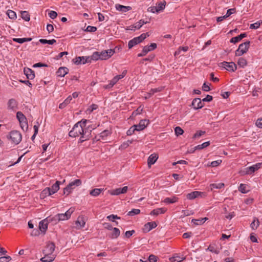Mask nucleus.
I'll return each mask as SVG.
<instances>
[{
  "label": "nucleus",
  "mask_w": 262,
  "mask_h": 262,
  "mask_svg": "<svg viewBox=\"0 0 262 262\" xmlns=\"http://www.w3.org/2000/svg\"><path fill=\"white\" fill-rule=\"evenodd\" d=\"M147 36H149L148 33H143L140 36L136 37L129 40L128 44L129 49L132 48L135 45L140 43L144 40Z\"/></svg>",
  "instance_id": "obj_5"
},
{
  "label": "nucleus",
  "mask_w": 262,
  "mask_h": 262,
  "mask_svg": "<svg viewBox=\"0 0 262 262\" xmlns=\"http://www.w3.org/2000/svg\"><path fill=\"white\" fill-rule=\"evenodd\" d=\"M107 218L111 221L114 222V219H120V217L118 216L117 215L111 214L107 216Z\"/></svg>",
  "instance_id": "obj_61"
},
{
  "label": "nucleus",
  "mask_w": 262,
  "mask_h": 262,
  "mask_svg": "<svg viewBox=\"0 0 262 262\" xmlns=\"http://www.w3.org/2000/svg\"><path fill=\"white\" fill-rule=\"evenodd\" d=\"M157 225L155 222H148L144 225V231L145 232H148L151 229L155 228L157 227Z\"/></svg>",
  "instance_id": "obj_16"
},
{
  "label": "nucleus",
  "mask_w": 262,
  "mask_h": 262,
  "mask_svg": "<svg viewBox=\"0 0 262 262\" xmlns=\"http://www.w3.org/2000/svg\"><path fill=\"white\" fill-rule=\"evenodd\" d=\"M259 225V222L257 219H255L251 223L250 226L253 230H255Z\"/></svg>",
  "instance_id": "obj_40"
},
{
  "label": "nucleus",
  "mask_w": 262,
  "mask_h": 262,
  "mask_svg": "<svg viewBox=\"0 0 262 262\" xmlns=\"http://www.w3.org/2000/svg\"><path fill=\"white\" fill-rule=\"evenodd\" d=\"M166 5V2H160L157 4V9L158 10V12H160L161 11H162L163 9H164Z\"/></svg>",
  "instance_id": "obj_36"
},
{
  "label": "nucleus",
  "mask_w": 262,
  "mask_h": 262,
  "mask_svg": "<svg viewBox=\"0 0 262 262\" xmlns=\"http://www.w3.org/2000/svg\"><path fill=\"white\" fill-rule=\"evenodd\" d=\"M45 220H43L39 223V230L42 232H45L48 228L47 223H45Z\"/></svg>",
  "instance_id": "obj_29"
},
{
  "label": "nucleus",
  "mask_w": 262,
  "mask_h": 262,
  "mask_svg": "<svg viewBox=\"0 0 262 262\" xmlns=\"http://www.w3.org/2000/svg\"><path fill=\"white\" fill-rule=\"evenodd\" d=\"M112 230L113 232L110 236V238L112 239L118 238L120 234V231L119 229L117 228L114 227Z\"/></svg>",
  "instance_id": "obj_27"
},
{
  "label": "nucleus",
  "mask_w": 262,
  "mask_h": 262,
  "mask_svg": "<svg viewBox=\"0 0 262 262\" xmlns=\"http://www.w3.org/2000/svg\"><path fill=\"white\" fill-rule=\"evenodd\" d=\"M237 64L241 67L244 68L247 65V62L246 59L241 57L238 60Z\"/></svg>",
  "instance_id": "obj_39"
},
{
  "label": "nucleus",
  "mask_w": 262,
  "mask_h": 262,
  "mask_svg": "<svg viewBox=\"0 0 262 262\" xmlns=\"http://www.w3.org/2000/svg\"><path fill=\"white\" fill-rule=\"evenodd\" d=\"M210 145V142L207 141L203 143L202 144L198 145L194 147V149L192 152H194L196 150H201L204 148L207 147Z\"/></svg>",
  "instance_id": "obj_30"
},
{
  "label": "nucleus",
  "mask_w": 262,
  "mask_h": 262,
  "mask_svg": "<svg viewBox=\"0 0 262 262\" xmlns=\"http://www.w3.org/2000/svg\"><path fill=\"white\" fill-rule=\"evenodd\" d=\"M158 156L156 154H153L149 156L147 160V164L149 167L154 164L157 160Z\"/></svg>",
  "instance_id": "obj_19"
},
{
  "label": "nucleus",
  "mask_w": 262,
  "mask_h": 262,
  "mask_svg": "<svg viewBox=\"0 0 262 262\" xmlns=\"http://www.w3.org/2000/svg\"><path fill=\"white\" fill-rule=\"evenodd\" d=\"M201 194V192L195 191L188 193L186 197L189 200H193L200 195Z\"/></svg>",
  "instance_id": "obj_26"
},
{
  "label": "nucleus",
  "mask_w": 262,
  "mask_h": 262,
  "mask_svg": "<svg viewBox=\"0 0 262 262\" xmlns=\"http://www.w3.org/2000/svg\"><path fill=\"white\" fill-rule=\"evenodd\" d=\"M39 41L42 44L48 43L49 45H53L56 42V40L54 39L51 40H47L45 39H40Z\"/></svg>",
  "instance_id": "obj_38"
},
{
  "label": "nucleus",
  "mask_w": 262,
  "mask_h": 262,
  "mask_svg": "<svg viewBox=\"0 0 262 262\" xmlns=\"http://www.w3.org/2000/svg\"><path fill=\"white\" fill-rule=\"evenodd\" d=\"M8 138L11 140L12 143L15 145H17L21 141L22 136L19 132L17 130H12L10 133Z\"/></svg>",
  "instance_id": "obj_6"
},
{
  "label": "nucleus",
  "mask_w": 262,
  "mask_h": 262,
  "mask_svg": "<svg viewBox=\"0 0 262 262\" xmlns=\"http://www.w3.org/2000/svg\"><path fill=\"white\" fill-rule=\"evenodd\" d=\"M115 8L117 10L122 12H126L132 10V7L130 6H125L120 4H116Z\"/></svg>",
  "instance_id": "obj_22"
},
{
  "label": "nucleus",
  "mask_w": 262,
  "mask_h": 262,
  "mask_svg": "<svg viewBox=\"0 0 262 262\" xmlns=\"http://www.w3.org/2000/svg\"><path fill=\"white\" fill-rule=\"evenodd\" d=\"M145 47H146V48H147V49L149 50V51H151L155 50V49H156L157 46L156 43H151L150 46H146Z\"/></svg>",
  "instance_id": "obj_56"
},
{
  "label": "nucleus",
  "mask_w": 262,
  "mask_h": 262,
  "mask_svg": "<svg viewBox=\"0 0 262 262\" xmlns=\"http://www.w3.org/2000/svg\"><path fill=\"white\" fill-rule=\"evenodd\" d=\"M184 259H185V258H181L179 256L173 257L170 258L171 262H181Z\"/></svg>",
  "instance_id": "obj_52"
},
{
  "label": "nucleus",
  "mask_w": 262,
  "mask_h": 262,
  "mask_svg": "<svg viewBox=\"0 0 262 262\" xmlns=\"http://www.w3.org/2000/svg\"><path fill=\"white\" fill-rule=\"evenodd\" d=\"M205 134V132H204V131H202V130L198 131V132H196V133L195 134H194V135L193 136V139L199 138L201 136L204 135Z\"/></svg>",
  "instance_id": "obj_50"
},
{
  "label": "nucleus",
  "mask_w": 262,
  "mask_h": 262,
  "mask_svg": "<svg viewBox=\"0 0 262 262\" xmlns=\"http://www.w3.org/2000/svg\"><path fill=\"white\" fill-rule=\"evenodd\" d=\"M69 72V69L66 67H60L56 72L57 76L64 77Z\"/></svg>",
  "instance_id": "obj_23"
},
{
  "label": "nucleus",
  "mask_w": 262,
  "mask_h": 262,
  "mask_svg": "<svg viewBox=\"0 0 262 262\" xmlns=\"http://www.w3.org/2000/svg\"><path fill=\"white\" fill-rule=\"evenodd\" d=\"M219 65L229 72H234L237 69L236 64L233 62L223 61L220 63Z\"/></svg>",
  "instance_id": "obj_7"
},
{
  "label": "nucleus",
  "mask_w": 262,
  "mask_h": 262,
  "mask_svg": "<svg viewBox=\"0 0 262 262\" xmlns=\"http://www.w3.org/2000/svg\"><path fill=\"white\" fill-rule=\"evenodd\" d=\"M51 187H47L44 189L40 193V197L41 199H44L47 196L52 195Z\"/></svg>",
  "instance_id": "obj_25"
},
{
  "label": "nucleus",
  "mask_w": 262,
  "mask_h": 262,
  "mask_svg": "<svg viewBox=\"0 0 262 262\" xmlns=\"http://www.w3.org/2000/svg\"><path fill=\"white\" fill-rule=\"evenodd\" d=\"M166 209L164 208H160L152 210L150 213V215H158L159 214H163L166 211Z\"/></svg>",
  "instance_id": "obj_28"
},
{
  "label": "nucleus",
  "mask_w": 262,
  "mask_h": 262,
  "mask_svg": "<svg viewBox=\"0 0 262 262\" xmlns=\"http://www.w3.org/2000/svg\"><path fill=\"white\" fill-rule=\"evenodd\" d=\"M147 22H145L143 20L141 19L139 21L137 22L134 25H132L128 27L127 30H135L136 29H140L144 24H146Z\"/></svg>",
  "instance_id": "obj_17"
},
{
  "label": "nucleus",
  "mask_w": 262,
  "mask_h": 262,
  "mask_svg": "<svg viewBox=\"0 0 262 262\" xmlns=\"http://www.w3.org/2000/svg\"><path fill=\"white\" fill-rule=\"evenodd\" d=\"M126 73H127V71L124 70L123 71V72L121 74L115 76L113 78V79L111 80L110 83L108 85H105L104 86L105 88L109 89V88L113 87L117 82V81L123 78L126 75Z\"/></svg>",
  "instance_id": "obj_8"
},
{
  "label": "nucleus",
  "mask_w": 262,
  "mask_h": 262,
  "mask_svg": "<svg viewBox=\"0 0 262 262\" xmlns=\"http://www.w3.org/2000/svg\"><path fill=\"white\" fill-rule=\"evenodd\" d=\"M140 213V210L138 209H133L130 211H129L127 215L133 216L136 214H138Z\"/></svg>",
  "instance_id": "obj_46"
},
{
  "label": "nucleus",
  "mask_w": 262,
  "mask_h": 262,
  "mask_svg": "<svg viewBox=\"0 0 262 262\" xmlns=\"http://www.w3.org/2000/svg\"><path fill=\"white\" fill-rule=\"evenodd\" d=\"M191 222L196 225H201L203 224L201 219H192Z\"/></svg>",
  "instance_id": "obj_63"
},
{
  "label": "nucleus",
  "mask_w": 262,
  "mask_h": 262,
  "mask_svg": "<svg viewBox=\"0 0 262 262\" xmlns=\"http://www.w3.org/2000/svg\"><path fill=\"white\" fill-rule=\"evenodd\" d=\"M148 260L149 262H156L157 261V257L155 255L151 254L149 256Z\"/></svg>",
  "instance_id": "obj_60"
},
{
  "label": "nucleus",
  "mask_w": 262,
  "mask_h": 262,
  "mask_svg": "<svg viewBox=\"0 0 262 262\" xmlns=\"http://www.w3.org/2000/svg\"><path fill=\"white\" fill-rule=\"evenodd\" d=\"M250 44V41H247L243 43L240 44L238 49L235 51V56H241L244 54L247 53L249 48Z\"/></svg>",
  "instance_id": "obj_3"
},
{
  "label": "nucleus",
  "mask_w": 262,
  "mask_h": 262,
  "mask_svg": "<svg viewBox=\"0 0 262 262\" xmlns=\"http://www.w3.org/2000/svg\"><path fill=\"white\" fill-rule=\"evenodd\" d=\"M60 183V182L59 181H57L56 183L52 185L51 188V191L52 194L56 192L59 190Z\"/></svg>",
  "instance_id": "obj_34"
},
{
  "label": "nucleus",
  "mask_w": 262,
  "mask_h": 262,
  "mask_svg": "<svg viewBox=\"0 0 262 262\" xmlns=\"http://www.w3.org/2000/svg\"><path fill=\"white\" fill-rule=\"evenodd\" d=\"M260 25V23L258 21H257L254 24H252L250 26V29H256L259 27Z\"/></svg>",
  "instance_id": "obj_53"
},
{
  "label": "nucleus",
  "mask_w": 262,
  "mask_h": 262,
  "mask_svg": "<svg viewBox=\"0 0 262 262\" xmlns=\"http://www.w3.org/2000/svg\"><path fill=\"white\" fill-rule=\"evenodd\" d=\"M21 18L25 21H28L30 20V14L28 11H24L21 12Z\"/></svg>",
  "instance_id": "obj_35"
},
{
  "label": "nucleus",
  "mask_w": 262,
  "mask_h": 262,
  "mask_svg": "<svg viewBox=\"0 0 262 262\" xmlns=\"http://www.w3.org/2000/svg\"><path fill=\"white\" fill-rule=\"evenodd\" d=\"M16 117L19 120L20 124L24 123L25 125H27V119L23 113L18 112L16 114Z\"/></svg>",
  "instance_id": "obj_24"
},
{
  "label": "nucleus",
  "mask_w": 262,
  "mask_h": 262,
  "mask_svg": "<svg viewBox=\"0 0 262 262\" xmlns=\"http://www.w3.org/2000/svg\"><path fill=\"white\" fill-rule=\"evenodd\" d=\"M97 30V28L94 26H88L85 31L90 32H94Z\"/></svg>",
  "instance_id": "obj_54"
},
{
  "label": "nucleus",
  "mask_w": 262,
  "mask_h": 262,
  "mask_svg": "<svg viewBox=\"0 0 262 262\" xmlns=\"http://www.w3.org/2000/svg\"><path fill=\"white\" fill-rule=\"evenodd\" d=\"M246 184H241L238 188V190L243 193H246L248 192V190L246 189Z\"/></svg>",
  "instance_id": "obj_43"
},
{
  "label": "nucleus",
  "mask_w": 262,
  "mask_h": 262,
  "mask_svg": "<svg viewBox=\"0 0 262 262\" xmlns=\"http://www.w3.org/2000/svg\"><path fill=\"white\" fill-rule=\"evenodd\" d=\"M88 56H79L73 59V62L77 65L80 64L81 63L85 64L86 63H89L90 60Z\"/></svg>",
  "instance_id": "obj_12"
},
{
  "label": "nucleus",
  "mask_w": 262,
  "mask_h": 262,
  "mask_svg": "<svg viewBox=\"0 0 262 262\" xmlns=\"http://www.w3.org/2000/svg\"><path fill=\"white\" fill-rule=\"evenodd\" d=\"M48 15H49V17L52 19H54L57 16V12L54 11H51L48 13Z\"/></svg>",
  "instance_id": "obj_57"
},
{
  "label": "nucleus",
  "mask_w": 262,
  "mask_h": 262,
  "mask_svg": "<svg viewBox=\"0 0 262 262\" xmlns=\"http://www.w3.org/2000/svg\"><path fill=\"white\" fill-rule=\"evenodd\" d=\"M24 74L26 75L27 78L33 79L35 77L34 72L29 68H24Z\"/></svg>",
  "instance_id": "obj_18"
},
{
  "label": "nucleus",
  "mask_w": 262,
  "mask_h": 262,
  "mask_svg": "<svg viewBox=\"0 0 262 262\" xmlns=\"http://www.w3.org/2000/svg\"><path fill=\"white\" fill-rule=\"evenodd\" d=\"M143 107H142L141 106H140L136 111L133 112V115H137L138 114H141L142 112L143 111Z\"/></svg>",
  "instance_id": "obj_59"
},
{
  "label": "nucleus",
  "mask_w": 262,
  "mask_h": 262,
  "mask_svg": "<svg viewBox=\"0 0 262 262\" xmlns=\"http://www.w3.org/2000/svg\"><path fill=\"white\" fill-rule=\"evenodd\" d=\"M207 249L210 252H213L215 254H219L220 252L219 250L215 247V245H209Z\"/></svg>",
  "instance_id": "obj_42"
},
{
  "label": "nucleus",
  "mask_w": 262,
  "mask_h": 262,
  "mask_svg": "<svg viewBox=\"0 0 262 262\" xmlns=\"http://www.w3.org/2000/svg\"><path fill=\"white\" fill-rule=\"evenodd\" d=\"M135 232L134 230H132L130 231H127L125 233V236L127 238H129Z\"/></svg>",
  "instance_id": "obj_62"
},
{
  "label": "nucleus",
  "mask_w": 262,
  "mask_h": 262,
  "mask_svg": "<svg viewBox=\"0 0 262 262\" xmlns=\"http://www.w3.org/2000/svg\"><path fill=\"white\" fill-rule=\"evenodd\" d=\"M149 52V50L147 49V48H146V47H144L143 48V50L142 51V52L141 53H139L138 55V57H143V56H145L147 53Z\"/></svg>",
  "instance_id": "obj_47"
},
{
  "label": "nucleus",
  "mask_w": 262,
  "mask_h": 262,
  "mask_svg": "<svg viewBox=\"0 0 262 262\" xmlns=\"http://www.w3.org/2000/svg\"><path fill=\"white\" fill-rule=\"evenodd\" d=\"M82 184L81 181L80 179L75 180L74 181L71 182L68 185L63 189V194L67 195H69L72 190L76 186H79Z\"/></svg>",
  "instance_id": "obj_4"
},
{
  "label": "nucleus",
  "mask_w": 262,
  "mask_h": 262,
  "mask_svg": "<svg viewBox=\"0 0 262 262\" xmlns=\"http://www.w3.org/2000/svg\"><path fill=\"white\" fill-rule=\"evenodd\" d=\"M103 190V189L101 188H95L90 191V194L93 196H97L99 195Z\"/></svg>",
  "instance_id": "obj_32"
},
{
  "label": "nucleus",
  "mask_w": 262,
  "mask_h": 262,
  "mask_svg": "<svg viewBox=\"0 0 262 262\" xmlns=\"http://www.w3.org/2000/svg\"><path fill=\"white\" fill-rule=\"evenodd\" d=\"M178 198L177 196H172V198H166L163 202L167 204H172L178 202Z\"/></svg>",
  "instance_id": "obj_31"
},
{
  "label": "nucleus",
  "mask_w": 262,
  "mask_h": 262,
  "mask_svg": "<svg viewBox=\"0 0 262 262\" xmlns=\"http://www.w3.org/2000/svg\"><path fill=\"white\" fill-rule=\"evenodd\" d=\"M88 58H89L90 62H91L92 60H98L100 59L99 52H94L92 55L88 56Z\"/></svg>",
  "instance_id": "obj_33"
},
{
  "label": "nucleus",
  "mask_w": 262,
  "mask_h": 262,
  "mask_svg": "<svg viewBox=\"0 0 262 262\" xmlns=\"http://www.w3.org/2000/svg\"><path fill=\"white\" fill-rule=\"evenodd\" d=\"M11 260L10 256H2L0 257V262H8Z\"/></svg>",
  "instance_id": "obj_51"
},
{
  "label": "nucleus",
  "mask_w": 262,
  "mask_h": 262,
  "mask_svg": "<svg viewBox=\"0 0 262 262\" xmlns=\"http://www.w3.org/2000/svg\"><path fill=\"white\" fill-rule=\"evenodd\" d=\"M135 131H137V128L134 127V125H133L127 131L126 134L127 136H131L135 133Z\"/></svg>",
  "instance_id": "obj_49"
},
{
  "label": "nucleus",
  "mask_w": 262,
  "mask_h": 262,
  "mask_svg": "<svg viewBox=\"0 0 262 262\" xmlns=\"http://www.w3.org/2000/svg\"><path fill=\"white\" fill-rule=\"evenodd\" d=\"M7 14L10 19H14L16 18V14L15 12L12 10H8Z\"/></svg>",
  "instance_id": "obj_44"
},
{
  "label": "nucleus",
  "mask_w": 262,
  "mask_h": 262,
  "mask_svg": "<svg viewBox=\"0 0 262 262\" xmlns=\"http://www.w3.org/2000/svg\"><path fill=\"white\" fill-rule=\"evenodd\" d=\"M192 106L195 110L201 108L204 106V103L202 102L200 98H194L192 102Z\"/></svg>",
  "instance_id": "obj_14"
},
{
  "label": "nucleus",
  "mask_w": 262,
  "mask_h": 262,
  "mask_svg": "<svg viewBox=\"0 0 262 262\" xmlns=\"http://www.w3.org/2000/svg\"><path fill=\"white\" fill-rule=\"evenodd\" d=\"M221 163V160H217L216 161H212L210 164V166H211L212 167H216L218 165H219Z\"/></svg>",
  "instance_id": "obj_58"
},
{
  "label": "nucleus",
  "mask_w": 262,
  "mask_h": 262,
  "mask_svg": "<svg viewBox=\"0 0 262 262\" xmlns=\"http://www.w3.org/2000/svg\"><path fill=\"white\" fill-rule=\"evenodd\" d=\"M149 122L148 120H141L138 124L134 125V127L137 128V131H141L143 130L148 125Z\"/></svg>",
  "instance_id": "obj_13"
},
{
  "label": "nucleus",
  "mask_w": 262,
  "mask_h": 262,
  "mask_svg": "<svg viewBox=\"0 0 262 262\" xmlns=\"http://www.w3.org/2000/svg\"><path fill=\"white\" fill-rule=\"evenodd\" d=\"M76 226L78 228H82L85 224V222L83 216H79L78 217L77 221L75 222Z\"/></svg>",
  "instance_id": "obj_20"
},
{
  "label": "nucleus",
  "mask_w": 262,
  "mask_h": 262,
  "mask_svg": "<svg viewBox=\"0 0 262 262\" xmlns=\"http://www.w3.org/2000/svg\"><path fill=\"white\" fill-rule=\"evenodd\" d=\"M174 132L177 136L182 135L184 133L183 130L179 126H177L175 128Z\"/></svg>",
  "instance_id": "obj_48"
},
{
  "label": "nucleus",
  "mask_w": 262,
  "mask_h": 262,
  "mask_svg": "<svg viewBox=\"0 0 262 262\" xmlns=\"http://www.w3.org/2000/svg\"><path fill=\"white\" fill-rule=\"evenodd\" d=\"M98 108V106L95 104H92L90 107L87 109L86 112L89 113H91L94 110L97 109Z\"/></svg>",
  "instance_id": "obj_45"
},
{
  "label": "nucleus",
  "mask_w": 262,
  "mask_h": 262,
  "mask_svg": "<svg viewBox=\"0 0 262 262\" xmlns=\"http://www.w3.org/2000/svg\"><path fill=\"white\" fill-rule=\"evenodd\" d=\"M8 109L13 111L17 108L18 103L14 99H10L8 102Z\"/></svg>",
  "instance_id": "obj_15"
},
{
  "label": "nucleus",
  "mask_w": 262,
  "mask_h": 262,
  "mask_svg": "<svg viewBox=\"0 0 262 262\" xmlns=\"http://www.w3.org/2000/svg\"><path fill=\"white\" fill-rule=\"evenodd\" d=\"M110 134V132L108 130H104L102 132H101L99 136V138L97 139V140H100L101 139H103L104 138L106 137L108 134Z\"/></svg>",
  "instance_id": "obj_41"
},
{
  "label": "nucleus",
  "mask_w": 262,
  "mask_h": 262,
  "mask_svg": "<svg viewBox=\"0 0 262 262\" xmlns=\"http://www.w3.org/2000/svg\"><path fill=\"white\" fill-rule=\"evenodd\" d=\"M86 122L87 120L82 119L76 123L69 132V136L76 137L81 136L79 141V143H82L88 140L90 137L91 130L85 128Z\"/></svg>",
  "instance_id": "obj_1"
},
{
  "label": "nucleus",
  "mask_w": 262,
  "mask_h": 262,
  "mask_svg": "<svg viewBox=\"0 0 262 262\" xmlns=\"http://www.w3.org/2000/svg\"><path fill=\"white\" fill-rule=\"evenodd\" d=\"M239 173L240 174L241 176H245V175H247V174H249V172L248 171V168H244L242 170H241L239 171Z\"/></svg>",
  "instance_id": "obj_55"
},
{
  "label": "nucleus",
  "mask_w": 262,
  "mask_h": 262,
  "mask_svg": "<svg viewBox=\"0 0 262 262\" xmlns=\"http://www.w3.org/2000/svg\"><path fill=\"white\" fill-rule=\"evenodd\" d=\"M74 211V208H70L64 213H58L57 214L59 221L68 220L70 218L71 214Z\"/></svg>",
  "instance_id": "obj_9"
},
{
  "label": "nucleus",
  "mask_w": 262,
  "mask_h": 262,
  "mask_svg": "<svg viewBox=\"0 0 262 262\" xmlns=\"http://www.w3.org/2000/svg\"><path fill=\"white\" fill-rule=\"evenodd\" d=\"M128 189L127 186H124L122 188H118L115 189L108 190V192L112 195H118L126 193Z\"/></svg>",
  "instance_id": "obj_10"
},
{
  "label": "nucleus",
  "mask_w": 262,
  "mask_h": 262,
  "mask_svg": "<svg viewBox=\"0 0 262 262\" xmlns=\"http://www.w3.org/2000/svg\"><path fill=\"white\" fill-rule=\"evenodd\" d=\"M55 248V245L54 243H48L45 249L42 251L45 256L42 257L40 260L43 262H51L53 261L55 258V255L53 254Z\"/></svg>",
  "instance_id": "obj_2"
},
{
  "label": "nucleus",
  "mask_w": 262,
  "mask_h": 262,
  "mask_svg": "<svg viewBox=\"0 0 262 262\" xmlns=\"http://www.w3.org/2000/svg\"><path fill=\"white\" fill-rule=\"evenodd\" d=\"M261 165H262V163H258L251 166L247 167L248 171L249 172V174H252L255 171L259 169L260 168Z\"/></svg>",
  "instance_id": "obj_21"
},
{
  "label": "nucleus",
  "mask_w": 262,
  "mask_h": 262,
  "mask_svg": "<svg viewBox=\"0 0 262 262\" xmlns=\"http://www.w3.org/2000/svg\"><path fill=\"white\" fill-rule=\"evenodd\" d=\"M47 220L48 222L52 223L53 224H56L60 222L57 214L53 217L47 218Z\"/></svg>",
  "instance_id": "obj_37"
},
{
  "label": "nucleus",
  "mask_w": 262,
  "mask_h": 262,
  "mask_svg": "<svg viewBox=\"0 0 262 262\" xmlns=\"http://www.w3.org/2000/svg\"><path fill=\"white\" fill-rule=\"evenodd\" d=\"M115 51L112 49L104 50L99 52L100 60H106L110 58L114 54Z\"/></svg>",
  "instance_id": "obj_11"
},
{
  "label": "nucleus",
  "mask_w": 262,
  "mask_h": 262,
  "mask_svg": "<svg viewBox=\"0 0 262 262\" xmlns=\"http://www.w3.org/2000/svg\"><path fill=\"white\" fill-rule=\"evenodd\" d=\"M256 125L260 128H262V118L258 119L256 122Z\"/></svg>",
  "instance_id": "obj_64"
}]
</instances>
